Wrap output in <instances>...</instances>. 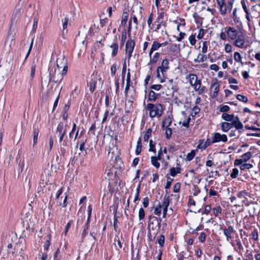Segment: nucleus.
Segmentation results:
<instances>
[{"label":"nucleus","mask_w":260,"mask_h":260,"mask_svg":"<svg viewBox=\"0 0 260 260\" xmlns=\"http://www.w3.org/2000/svg\"><path fill=\"white\" fill-rule=\"evenodd\" d=\"M68 67L64 65L63 67L59 66V60H56V68L55 67L49 68L50 80L54 83H60L63 78V76L67 72Z\"/></svg>","instance_id":"obj_1"},{"label":"nucleus","mask_w":260,"mask_h":260,"mask_svg":"<svg viewBox=\"0 0 260 260\" xmlns=\"http://www.w3.org/2000/svg\"><path fill=\"white\" fill-rule=\"evenodd\" d=\"M186 79L189 82L190 86L193 87L194 90L197 91L199 94H202L205 91V86H202L201 80L198 79L196 74H189L186 77Z\"/></svg>","instance_id":"obj_2"},{"label":"nucleus","mask_w":260,"mask_h":260,"mask_svg":"<svg viewBox=\"0 0 260 260\" xmlns=\"http://www.w3.org/2000/svg\"><path fill=\"white\" fill-rule=\"evenodd\" d=\"M146 109L149 112V115L151 118L155 117L158 118L161 117L164 110V108L161 104H148Z\"/></svg>","instance_id":"obj_3"},{"label":"nucleus","mask_w":260,"mask_h":260,"mask_svg":"<svg viewBox=\"0 0 260 260\" xmlns=\"http://www.w3.org/2000/svg\"><path fill=\"white\" fill-rule=\"evenodd\" d=\"M249 38L246 34L241 32L233 40V44L240 48H247L250 45Z\"/></svg>","instance_id":"obj_4"},{"label":"nucleus","mask_w":260,"mask_h":260,"mask_svg":"<svg viewBox=\"0 0 260 260\" xmlns=\"http://www.w3.org/2000/svg\"><path fill=\"white\" fill-rule=\"evenodd\" d=\"M256 150V149L255 147H251L249 149V151L242 154L240 158L235 160L234 162V166H240V165H242V164L247 162L252 157V155L255 152V150Z\"/></svg>","instance_id":"obj_5"},{"label":"nucleus","mask_w":260,"mask_h":260,"mask_svg":"<svg viewBox=\"0 0 260 260\" xmlns=\"http://www.w3.org/2000/svg\"><path fill=\"white\" fill-rule=\"evenodd\" d=\"M170 69L169 61L167 59H163L161 66L158 67L156 71V76L158 78L165 77L167 71Z\"/></svg>","instance_id":"obj_6"},{"label":"nucleus","mask_w":260,"mask_h":260,"mask_svg":"<svg viewBox=\"0 0 260 260\" xmlns=\"http://www.w3.org/2000/svg\"><path fill=\"white\" fill-rule=\"evenodd\" d=\"M135 46V42L134 40H128L125 45V52L127 53L128 63L132 56V53Z\"/></svg>","instance_id":"obj_7"},{"label":"nucleus","mask_w":260,"mask_h":260,"mask_svg":"<svg viewBox=\"0 0 260 260\" xmlns=\"http://www.w3.org/2000/svg\"><path fill=\"white\" fill-rule=\"evenodd\" d=\"M210 96L212 99L215 98L219 91V84L217 81V80L212 81L210 87Z\"/></svg>","instance_id":"obj_8"},{"label":"nucleus","mask_w":260,"mask_h":260,"mask_svg":"<svg viewBox=\"0 0 260 260\" xmlns=\"http://www.w3.org/2000/svg\"><path fill=\"white\" fill-rule=\"evenodd\" d=\"M228 39L233 41L239 34L238 31L234 27L228 26L225 28Z\"/></svg>","instance_id":"obj_9"},{"label":"nucleus","mask_w":260,"mask_h":260,"mask_svg":"<svg viewBox=\"0 0 260 260\" xmlns=\"http://www.w3.org/2000/svg\"><path fill=\"white\" fill-rule=\"evenodd\" d=\"M213 142L215 143H218L222 142L225 143L228 141V137L225 134H220L219 133H215L212 134Z\"/></svg>","instance_id":"obj_10"},{"label":"nucleus","mask_w":260,"mask_h":260,"mask_svg":"<svg viewBox=\"0 0 260 260\" xmlns=\"http://www.w3.org/2000/svg\"><path fill=\"white\" fill-rule=\"evenodd\" d=\"M60 145V149L61 153L64 155L66 152L68 151V148L71 145V142L69 140H68V138L66 137L64 138V140L62 141L61 142L59 143Z\"/></svg>","instance_id":"obj_11"},{"label":"nucleus","mask_w":260,"mask_h":260,"mask_svg":"<svg viewBox=\"0 0 260 260\" xmlns=\"http://www.w3.org/2000/svg\"><path fill=\"white\" fill-rule=\"evenodd\" d=\"M232 127H234L236 130H238L239 133H241V129L243 128V124L240 121L239 118L238 116H236L232 122Z\"/></svg>","instance_id":"obj_12"},{"label":"nucleus","mask_w":260,"mask_h":260,"mask_svg":"<svg viewBox=\"0 0 260 260\" xmlns=\"http://www.w3.org/2000/svg\"><path fill=\"white\" fill-rule=\"evenodd\" d=\"M24 248V245L18 242L15 244L14 246V251H12V254H16V255H22L23 254V248Z\"/></svg>","instance_id":"obj_13"},{"label":"nucleus","mask_w":260,"mask_h":260,"mask_svg":"<svg viewBox=\"0 0 260 260\" xmlns=\"http://www.w3.org/2000/svg\"><path fill=\"white\" fill-rule=\"evenodd\" d=\"M36 64L35 61H33L31 64V71H30V78L29 79V88H28V91L30 93V87L31 85L33 83V80L34 77V75L36 72Z\"/></svg>","instance_id":"obj_14"},{"label":"nucleus","mask_w":260,"mask_h":260,"mask_svg":"<svg viewBox=\"0 0 260 260\" xmlns=\"http://www.w3.org/2000/svg\"><path fill=\"white\" fill-rule=\"evenodd\" d=\"M249 192H248L246 190H243L239 191L237 194V197L239 199L242 200V203H245L246 201H247V197L249 196Z\"/></svg>","instance_id":"obj_15"},{"label":"nucleus","mask_w":260,"mask_h":260,"mask_svg":"<svg viewBox=\"0 0 260 260\" xmlns=\"http://www.w3.org/2000/svg\"><path fill=\"white\" fill-rule=\"evenodd\" d=\"M110 48L112 49V56H115L117 55L118 49V44L117 43L116 37H115L114 42L112 44L110 45Z\"/></svg>","instance_id":"obj_16"},{"label":"nucleus","mask_w":260,"mask_h":260,"mask_svg":"<svg viewBox=\"0 0 260 260\" xmlns=\"http://www.w3.org/2000/svg\"><path fill=\"white\" fill-rule=\"evenodd\" d=\"M180 45L175 43H170L168 48L170 52L175 53L179 50Z\"/></svg>","instance_id":"obj_17"},{"label":"nucleus","mask_w":260,"mask_h":260,"mask_svg":"<svg viewBox=\"0 0 260 260\" xmlns=\"http://www.w3.org/2000/svg\"><path fill=\"white\" fill-rule=\"evenodd\" d=\"M221 129L222 132L224 133L228 132L230 129L232 128V122H223L220 123Z\"/></svg>","instance_id":"obj_18"},{"label":"nucleus","mask_w":260,"mask_h":260,"mask_svg":"<svg viewBox=\"0 0 260 260\" xmlns=\"http://www.w3.org/2000/svg\"><path fill=\"white\" fill-rule=\"evenodd\" d=\"M236 116L234 114H229L228 113H223L221 116V118L226 122H232Z\"/></svg>","instance_id":"obj_19"},{"label":"nucleus","mask_w":260,"mask_h":260,"mask_svg":"<svg viewBox=\"0 0 260 260\" xmlns=\"http://www.w3.org/2000/svg\"><path fill=\"white\" fill-rule=\"evenodd\" d=\"M158 96V94L156 93L153 90H151L150 91L148 95V101L154 102L156 101Z\"/></svg>","instance_id":"obj_20"},{"label":"nucleus","mask_w":260,"mask_h":260,"mask_svg":"<svg viewBox=\"0 0 260 260\" xmlns=\"http://www.w3.org/2000/svg\"><path fill=\"white\" fill-rule=\"evenodd\" d=\"M172 123V119L170 117H168L162 121V127L163 128H167L169 127Z\"/></svg>","instance_id":"obj_21"},{"label":"nucleus","mask_w":260,"mask_h":260,"mask_svg":"<svg viewBox=\"0 0 260 260\" xmlns=\"http://www.w3.org/2000/svg\"><path fill=\"white\" fill-rule=\"evenodd\" d=\"M170 202V199L169 196L165 195L164 197L162 204H161L162 208H168V206H169Z\"/></svg>","instance_id":"obj_22"},{"label":"nucleus","mask_w":260,"mask_h":260,"mask_svg":"<svg viewBox=\"0 0 260 260\" xmlns=\"http://www.w3.org/2000/svg\"><path fill=\"white\" fill-rule=\"evenodd\" d=\"M219 7L220 13L221 15H224L227 13V5L225 2L218 5Z\"/></svg>","instance_id":"obj_23"},{"label":"nucleus","mask_w":260,"mask_h":260,"mask_svg":"<svg viewBox=\"0 0 260 260\" xmlns=\"http://www.w3.org/2000/svg\"><path fill=\"white\" fill-rule=\"evenodd\" d=\"M141 138H139L137 143L136 148L135 150V153L136 155H139L142 150V142H141Z\"/></svg>","instance_id":"obj_24"},{"label":"nucleus","mask_w":260,"mask_h":260,"mask_svg":"<svg viewBox=\"0 0 260 260\" xmlns=\"http://www.w3.org/2000/svg\"><path fill=\"white\" fill-rule=\"evenodd\" d=\"M39 130L38 128H34L33 131V145H35L38 141V137L39 134Z\"/></svg>","instance_id":"obj_25"},{"label":"nucleus","mask_w":260,"mask_h":260,"mask_svg":"<svg viewBox=\"0 0 260 260\" xmlns=\"http://www.w3.org/2000/svg\"><path fill=\"white\" fill-rule=\"evenodd\" d=\"M180 170L181 169L179 167H177L176 168L174 167L171 168L170 170V175L173 177H175L177 174L180 173Z\"/></svg>","instance_id":"obj_26"},{"label":"nucleus","mask_w":260,"mask_h":260,"mask_svg":"<svg viewBox=\"0 0 260 260\" xmlns=\"http://www.w3.org/2000/svg\"><path fill=\"white\" fill-rule=\"evenodd\" d=\"M158 160L159 159L156 156H153L151 157V162L152 165L157 169L160 167V164L158 162Z\"/></svg>","instance_id":"obj_27"},{"label":"nucleus","mask_w":260,"mask_h":260,"mask_svg":"<svg viewBox=\"0 0 260 260\" xmlns=\"http://www.w3.org/2000/svg\"><path fill=\"white\" fill-rule=\"evenodd\" d=\"M234 60L236 62H240L242 65L243 63L242 61V57L238 52H235L234 54Z\"/></svg>","instance_id":"obj_28"},{"label":"nucleus","mask_w":260,"mask_h":260,"mask_svg":"<svg viewBox=\"0 0 260 260\" xmlns=\"http://www.w3.org/2000/svg\"><path fill=\"white\" fill-rule=\"evenodd\" d=\"M128 14L126 12H124L123 13L122 16V19L121 21V25L122 26H125L126 24V22L128 20Z\"/></svg>","instance_id":"obj_29"},{"label":"nucleus","mask_w":260,"mask_h":260,"mask_svg":"<svg viewBox=\"0 0 260 260\" xmlns=\"http://www.w3.org/2000/svg\"><path fill=\"white\" fill-rule=\"evenodd\" d=\"M162 206L159 203L156 207L154 208V214L159 216L161 213Z\"/></svg>","instance_id":"obj_30"},{"label":"nucleus","mask_w":260,"mask_h":260,"mask_svg":"<svg viewBox=\"0 0 260 260\" xmlns=\"http://www.w3.org/2000/svg\"><path fill=\"white\" fill-rule=\"evenodd\" d=\"M207 59L206 56L203 54H199L197 59H195L194 61L195 62H203Z\"/></svg>","instance_id":"obj_31"},{"label":"nucleus","mask_w":260,"mask_h":260,"mask_svg":"<svg viewBox=\"0 0 260 260\" xmlns=\"http://www.w3.org/2000/svg\"><path fill=\"white\" fill-rule=\"evenodd\" d=\"M240 165V168L241 170H249L253 167V165L250 164L243 163Z\"/></svg>","instance_id":"obj_32"},{"label":"nucleus","mask_w":260,"mask_h":260,"mask_svg":"<svg viewBox=\"0 0 260 260\" xmlns=\"http://www.w3.org/2000/svg\"><path fill=\"white\" fill-rule=\"evenodd\" d=\"M152 129L151 128H148L144 136V140L145 142H147L151 136Z\"/></svg>","instance_id":"obj_33"},{"label":"nucleus","mask_w":260,"mask_h":260,"mask_svg":"<svg viewBox=\"0 0 260 260\" xmlns=\"http://www.w3.org/2000/svg\"><path fill=\"white\" fill-rule=\"evenodd\" d=\"M47 237H48V239H46V242L43 246L44 250H48L49 247L50 245L51 235H48Z\"/></svg>","instance_id":"obj_34"},{"label":"nucleus","mask_w":260,"mask_h":260,"mask_svg":"<svg viewBox=\"0 0 260 260\" xmlns=\"http://www.w3.org/2000/svg\"><path fill=\"white\" fill-rule=\"evenodd\" d=\"M160 47H161L160 43L156 41H154L153 42L151 48L152 49V50H153L154 51L158 50Z\"/></svg>","instance_id":"obj_35"},{"label":"nucleus","mask_w":260,"mask_h":260,"mask_svg":"<svg viewBox=\"0 0 260 260\" xmlns=\"http://www.w3.org/2000/svg\"><path fill=\"white\" fill-rule=\"evenodd\" d=\"M200 111V108L198 106H194L192 109V112L191 115L192 117L195 116Z\"/></svg>","instance_id":"obj_36"},{"label":"nucleus","mask_w":260,"mask_h":260,"mask_svg":"<svg viewBox=\"0 0 260 260\" xmlns=\"http://www.w3.org/2000/svg\"><path fill=\"white\" fill-rule=\"evenodd\" d=\"M115 246L117 249L121 248L122 247V243H121L118 237H116L114 239Z\"/></svg>","instance_id":"obj_37"},{"label":"nucleus","mask_w":260,"mask_h":260,"mask_svg":"<svg viewBox=\"0 0 260 260\" xmlns=\"http://www.w3.org/2000/svg\"><path fill=\"white\" fill-rule=\"evenodd\" d=\"M145 216V212L143 208H140L139 211V220H142L144 219Z\"/></svg>","instance_id":"obj_38"},{"label":"nucleus","mask_w":260,"mask_h":260,"mask_svg":"<svg viewBox=\"0 0 260 260\" xmlns=\"http://www.w3.org/2000/svg\"><path fill=\"white\" fill-rule=\"evenodd\" d=\"M157 242L160 247L164 246L165 243V236L162 235H160L157 237Z\"/></svg>","instance_id":"obj_39"},{"label":"nucleus","mask_w":260,"mask_h":260,"mask_svg":"<svg viewBox=\"0 0 260 260\" xmlns=\"http://www.w3.org/2000/svg\"><path fill=\"white\" fill-rule=\"evenodd\" d=\"M205 140L204 139H201L199 141L198 145L197 146V148L202 149V150H205L207 147H205L204 146L205 143Z\"/></svg>","instance_id":"obj_40"},{"label":"nucleus","mask_w":260,"mask_h":260,"mask_svg":"<svg viewBox=\"0 0 260 260\" xmlns=\"http://www.w3.org/2000/svg\"><path fill=\"white\" fill-rule=\"evenodd\" d=\"M159 53L155 52L154 54L153 58L150 59V62H152V63H155L157 61L159 57Z\"/></svg>","instance_id":"obj_41"},{"label":"nucleus","mask_w":260,"mask_h":260,"mask_svg":"<svg viewBox=\"0 0 260 260\" xmlns=\"http://www.w3.org/2000/svg\"><path fill=\"white\" fill-rule=\"evenodd\" d=\"M195 152L194 150H192L190 152L188 153L186 156V160L187 161L191 160L195 155Z\"/></svg>","instance_id":"obj_42"},{"label":"nucleus","mask_w":260,"mask_h":260,"mask_svg":"<svg viewBox=\"0 0 260 260\" xmlns=\"http://www.w3.org/2000/svg\"><path fill=\"white\" fill-rule=\"evenodd\" d=\"M237 99L239 101L243 102L244 103H246L248 101V99L247 96L241 94H237Z\"/></svg>","instance_id":"obj_43"},{"label":"nucleus","mask_w":260,"mask_h":260,"mask_svg":"<svg viewBox=\"0 0 260 260\" xmlns=\"http://www.w3.org/2000/svg\"><path fill=\"white\" fill-rule=\"evenodd\" d=\"M213 213L216 216H218L219 213H221L222 209L221 208L218 206L213 209Z\"/></svg>","instance_id":"obj_44"},{"label":"nucleus","mask_w":260,"mask_h":260,"mask_svg":"<svg viewBox=\"0 0 260 260\" xmlns=\"http://www.w3.org/2000/svg\"><path fill=\"white\" fill-rule=\"evenodd\" d=\"M239 174V170L237 168H234L232 170V172L231 174V177L233 179L237 178Z\"/></svg>","instance_id":"obj_45"},{"label":"nucleus","mask_w":260,"mask_h":260,"mask_svg":"<svg viewBox=\"0 0 260 260\" xmlns=\"http://www.w3.org/2000/svg\"><path fill=\"white\" fill-rule=\"evenodd\" d=\"M149 151L153 152L154 153H156V149L155 148V143H153V141L151 140L149 142Z\"/></svg>","instance_id":"obj_46"},{"label":"nucleus","mask_w":260,"mask_h":260,"mask_svg":"<svg viewBox=\"0 0 260 260\" xmlns=\"http://www.w3.org/2000/svg\"><path fill=\"white\" fill-rule=\"evenodd\" d=\"M252 239L254 241H257L258 239V231L257 229H254L251 233Z\"/></svg>","instance_id":"obj_47"},{"label":"nucleus","mask_w":260,"mask_h":260,"mask_svg":"<svg viewBox=\"0 0 260 260\" xmlns=\"http://www.w3.org/2000/svg\"><path fill=\"white\" fill-rule=\"evenodd\" d=\"M140 191V185H139L136 189V192L135 193V199L134 200V202L135 203H136V202L137 201H139L140 200V198H139Z\"/></svg>","instance_id":"obj_48"},{"label":"nucleus","mask_w":260,"mask_h":260,"mask_svg":"<svg viewBox=\"0 0 260 260\" xmlns=\"http://www.w3.org/2000/svg\"><path fill=\"white\" fill-rule=\"evenodd\" d=\"M223 234L226 237V240L227 241L229 242L230 239L232 238V235L231 233H230V232L228 231L225 229H223Z\"/></svg>","instance_id":"obj_49"},{"label":"nucleus","mask_w":260,"mask_h":260,"mask_svg":"<svg viewBox=\"0 0 260 260\" xmlns=\"http://www.w3.org/2000/svg\"><path fill=\"white\" fill-rule=\"evenodd\" d=\"M126 70V62H125V60L124 61V63L123 64V68H122V73H121L123 83H124V76H125Z\"/></svg>","instance_id":"obj_50"},{"label":"nucleus","mask_w":260,"mask_h":260,"mask_svg":"<svg viewBox=\"0 0 260 260\" xmlns=\"http://www.w3.org/2000/svg\"><path fill=\"white\" fill-rule=\"evenodd\" d=\"M196 35H191L188 38L190 44L191 45H194L196 43Z\"/></svg>","instance_id":"obj_51"},{"label":"nucleus","mask_w":260,"mask_h":260,"mask_svg":"<svg viewBox=\"0 0 260 260\" xmlns=\"http://www.w3.org/2000/svg\"><path fill=\"white\" fill-rule=\"evenodd\" d=\"M173 181V179L170 177H167V182L165 185V188L166 189H169L171 186L172 182Z\"/></svg>","instance_id":"obj_52"},{"label":"nucleus","mask_w":260,"mask_h":260,"mask_svg":"<svg viewBox=\"0 0 260 260\" xmlns=\"http://www.w3.org/2000/svg\"><path fill=\"white\" fill-rule=\"evenodd\" d=\"M88 227L87 226H84V229L81 234V238L82 240L85 238L88 234Z\"/></svg>","instance_id":"obj_53"},{"label":"nucleus","mask_w":260,"mask_h":260,"mask_svg":"<svg viewBox=\"0 0 260 260\" xmlns=\"http://www.w3.org/2000/svg\"><path fill=\"white\" fill-rule=\"evenodd\" d=\"M86 142V140L82 141L81 142V143L80 144V146H79V150L81 151H85V153H86V151L85 148V144Z\"/></svg>","instance_id":"obj_54"},{"label":"nucleus","mask_w":260,"mask_h":260,"mask_svg":"<svg viewBox=\"0 0 260 260\" xmlns=\"http://www.w3.org/2000/svg\"><path fill=\"white\" fill-rule=\"evenodd\" d=\"M230 109V107L226 105L222 106L219 109V111L223 113H226V112H228Z\"/></svg>","instance_id":"obj_55"},{"label":"nucleus","mask_w":260,"mask_h":260,"mask_svg":"<svg viewBox=\"0 0 260 260\" xmlns=\"http://www.w3.org/2000/svg\"><path fill=\"white\" fill-rule=\"evenodd\" d=\"M117 66L116 64H113L111 67V75L114 76L117 70Z\"/></svg>","instance_id":"obj_56"},{"label":"nucleus","mask_w":260,"mask_h":260,"mask_svg":"<svg viewBox=\"0 0 260 260\" xmlns=\"http://www.w3.org/2000/svg\"><path fill=\"white\" fill-rule=\"evenodd\" d=\"M68 22L69 18L67 17H66L64 19H62L63 30H64L67 28Z\"/></svg>","instance_id":"obj_57"},{"label":"nucleus","mask_w":260,"mask_h":260,"mask_svg":"<svg viewBox=\"0 0 260 260\" xmlns=\"http://www.w3.org/2000/svg\"><path fill=\"white\" fill-rule=\"evenodd\" d=\"M63 125L62 123H59L57 127V132H58L59 134H61L62 133L63 130Z\"/></svg>","instance_id":"obj_58"},{"label":"nucleus","mask_w":260,"mask_h":260,"mask_svg":"<svg viewBox=\"0 0 260 260\" xmlns=\"http://www.w3.org/2000/svg\"><path fill=\"white\" fill-rule=\"evenodd\" d=\"M205 35V30L203 28H200L199 30V33L197 36V38L198 39H201L203 38Z\"/></svg>","instance_id":"obj_59"},{"label":"nucleus","mask_w":260,"mask_h":260,"mask_svg":"<svg viewBox=\"0 0 260 260\" xmlns=\"http://www.w3.org/2000/svg\"><path fill=\"white\" fill-rule=\"evenodd\" d=\"M181 187V184L179 182H177L174 185L173 191L175 192H178L179 191Z\"/></svg>","instance_id":"obj_60"},{"label":"nucleus","mask_w":260,"mask_h":260,"mask_svg":"<svg viewBox=\"0 0 260 260\" xmlns=\"http://www.w3.org/2000/svg\"><path fill=\"white\" fill-rule=\"evenodd\" d=\"M205 147H207L209 146H210L211 144L214 143V142H213V138L212 137V140H210L209 138H208L206 141H205Z\"/></svg>","instance_id":"obj_61"},{"label":"nucleus","mask_w":260,"mask_h":260,"mask_svg":"<svg viewBox=\"0 0 260 260\" xmlns=\"http://www.w3.org/2000/svg\"><path fill=\"white\" fill-rule=\"evenodd\" d=\"M149 203V199L147 197H145L143 199L142 204H143V206L144 208H146L148 206Z\"/></svg>","instance_id":"obj_62"},{"label":"nucleus","mask_w":260,"mask_h":260,"mask_svg":"<svg viewBox=\"0 0 260 260\" xmlns=\"http://www.w3.org/2000/svg\"><path fill=\"white\" fill-rule=\"evenodd\" d=\"M162 87V86L160 84H154L150 86V88L156 91L159 90Z\"/></svg>","instance_id":"obj_63"},{"label":"nucleus","mask_w":260,"mask_h":260,"mask_svg":"<svg viewBox=\"0 0 260 260\" xmlns=\"http://www.w3.org/2000/svg\"><path fill=\"white\" fill-rule=\"evenodd\" d=\"M165 129H166V138L169 139L172 135V129L169 127Z\"/></svg>","instance_id":"obj_64"}]
</instances>
